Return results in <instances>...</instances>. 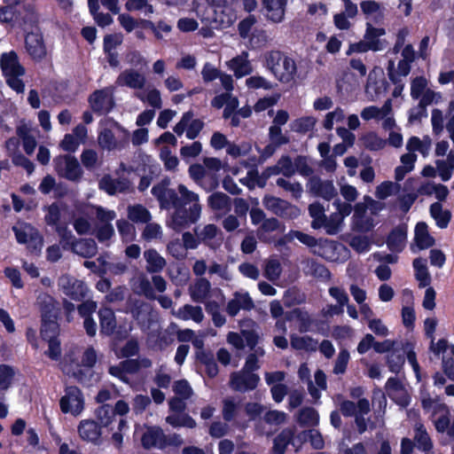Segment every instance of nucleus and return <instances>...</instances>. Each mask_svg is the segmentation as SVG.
<instances>
[{"label":"nucleus","mask_w":454,"mask_h":454,"mask_svg":"<svg viewBox=\"0 0 454 454\" xmlns=\"http://www.w3.org/2000/svg\"><path fill=\"white\" fill-rule=\"evenodd\" d=\"M165 421L174 428H194L197 426L196 421L186 412L170 413L165 418Z\"/></svg>","instance_id":"obj_33"},{"label":"nucleus","mask_w":454,"mask_h":454,"mask_svg":"<svg viewBox=\"0 0 454 454\" xmlns=\"http://www.w3.org/2000/svg\"><path fill=\"white\" fill-rule=\"evenodd\" d=\"M95 414L100 427H108L114 419V411L109 404L99 406Z\"/></svg>","instance_id":"obj_55"},{"label":"nucleus","mask_w":454,"mask_h":454,"mask_svg":"<svg viewBox=\"0 0 454 454\" xmlns=\"http://www.w3.org/2000/svg\"><path fill=\"white\" fill-rule=\"evenodd\" d=\"M415 242L419 249H426L434 244V239L427 231V225L424 222L418 223L415 227Z\"/></svg>","instance_id":"obj_38"},{"label":"nucleus","mask_w":454,"mask_h":454,"mask_svg":"<svg viewBox=\"0 0 454 454\" xmlns=\"http://www.w3.org/2000/svg\"><path fill=\"white\" fill-rule=\"evenodd\" d=\"M254 308V302L247 292H235L228 301L226 312L230 317H235L243 310H251Z\"/></svg>","instance_id":"obj_13"},{"label":"nucleus","mask_w":454,"mask_h":454,"mask_svg":"<svg viewBox=\"0 0 454 454\" xmlns=\"http://www.w3.org/2000/svg\"><path fill=\"white\" fill-rule=\"evenodd\" d=\"M287 0H262V12L268 21L278 24L284 21Z\"/></svg>","instance_id":"obj_9"},{"label":"nucleus","mask_w":454,"mask_h":454,"mask_svg":"<svg viewBox=\"0 0 454 454\" xmlns=\"http://www.w3.org/2000/svg\"><path fill=\"white\" fill-rule=\"evenodd\" d=\"M136 97L143 102H147L151 106L154 108H161L162 101L160 93L157 89H153L148 91L146 95L141 92L136 93Z\"/></svg>","instance_id":"obj_61"},{"label":"nucleus","mask_w":454,"mask_h":454,"mask_svg":"<svg viewBox=\"0 0 454 454\" xmlns=\"http://www.w3.org/2000/svg\"><path fill=\"white\" fill-rule=\"evenodd\" d=\"M129 312L134 319L139 323L144 319L145 316L151 310L148 303L141 300L129 301Z\"/></svg>","instance_id":"obj_52"},{"label":"nucleus","mask_w":454,"mask_h":454,"mask_svg":"<svg viewBox=\"0 0 454 454\" xmlns=\"http://www.w3.org/2000/svg\"><path fill=\"white\" fill-rule=\"evenodd\" d=\"M145 260V270L150 274L160 273L167 265L166 259L154 248H149L144 252Z\"/></svg>","instance_id":"obj_23"},{"label":"nucleus","mask_w":454,"mask_h":454,"mask_svg":"<svg viewBox=\"0 0 454 454\" xmlns=\"http://www.w3.org/2000/svg\"><path fill=\"white\" fill-rule=\"evenodd\" d=\"M58 286L67 296L74 301L82 300L88 293V287L83 281L68 274H64L59 278Z\"/></svg>","instance_id":"obj_6"},{"label":"nucleus","mask_w":454,"mask_h":454,"mask_svg":"<svg viewBox=\"0 0 454 454\" xmlns=\"http://www.w3.org/2000/svg\"><path fill=\"white\" fill-rule=\"evenodd\" d=\"M173 391L175 396L188 400L193 395V390L186 380H179L174 382Z\"/></svg>","instance_id":"obj_62"},{"label":"nucleus","mask_w":454,"mask_h":454,"mask_svg":"<svg viewBox=\"0 0 454 454\" xmlns=\"http://www.w3.org/2000/svg\"><path fill=\"white\" fill-rule=\"evenodd\" d=\"M207 205L213 211L229 212L231 208V199L222 192H215L208 196Z\"/></svg>","instance_id":"obj_31"},{"label":"nucleus","mask_w":454,"mask_h":454,"mask_svg":"<svg viewBox=\"0 0 454 454\" xmlns=\"http://www.w3.org/2000/svg\"><path fill=\"white\" fill-rule=\"evenodd\" d=\"M0 65L4 76H10L11 74L24 75L25 74V69L20 64L18 55L14 51L4 53L1 56Z\"/></svg>","instance_id":"obj_20"},{"label":"nucleus","mask_w":454,"mask_h":454,"mask_svg":"<svg viewBox=\"0 0 454 454\" xmlns=\"http://www.w3.org/2000/svg\"><path fill=\"white\" fill-rule=\"evenodd\" d=\"M282 268L280 262L277 259L267 261L264 269V277L271 282L278 280L281 275Z\"/></svg>","instance_id":"obj_60"},{"label":"nucleus","mask_w":454,"mask_h":454,"mask_svg":"<svg viewBox=\"0 0 454 454\" xmlns=\"http://www.w3.org/2000/svg\"><path fill=\"white\" fill-rule=\"evenodd\" d=\"M309 214L312 217L311 227L315 230L323 227L325 222V210L319 202H314L309 206Z\"/></svg>","instance_id":"obj_46"},{"label":"nucleus","mask_w":454,"mask_h":454,"mask_svg":"<svg viewBox=\"0 0 454 454\" xmlns=\"http://www.w3.org/2000/svg\"><path fill=\"white\" fill-rule=\"evenodd\" d=\"M291 347L296 350L316 351L317 349V341L309 336H299L292 334L290 336Z\"/></svg>","instance_id":"obj_40"},{"label":"nucleus","mask_w":454,"mask_h":454,"mask_svg":"<svg viewBox=\"0 0 454 454\" xmlns=\"http://www.w3.org/2000/svg\"><path fill=\"white\" fill-rule=\"evenodd\" d=\"M18 12L19 25L33 26L38 21V13L35 5L32 4H24L20 10H18Z\"/></svg>","instance_id":"obj_44"},{"label":"nucleus","mask_w":454,"mask_h":454,"mask_svg":"<svg viewBox=\"0 0 454 454\" xmlns=\"http://www.w3.org/2000/svg\"><path fill=\"white\" fill-rule=\"evenodd\" d=\"M414 440L417 443L418 448L423 450L424 451H428L433 447L428 434L427 433L424 426L420 423H417L415 425Z\"/></svg>","instance_id":"obj_49"},{"label":"nucleus","mask_w":454,"mask_h":454,"mask_svg":"<svg viewBox=\"0 0 454 454\" xmlns=\"http://www.w3.org/2000/svg\"><path fill=\"white\" fill-rule=\"evenodd\" d=\"M247 57V52L244 51L230 61V67L234 71L237 77L245 76L252 72V67Z\"/></svg>","instance_id":"obj_35"},{"label":"nucleus","mask_w":454,"mask_h":454,"mask_svg":"<svg viewBox=\"0 0 454 454\" xmlns=\"http://www.w3.org/2000/svg\"><path fill=\"white\" fill-rule=\"evenodd\" d=\"M409 347L410 343L407 342L405 345H403V352H400L397 349H393L392 352L387 356V364L392 372L398 373L402 369L405 362L404 353Z\"/></svg>","instance_id":"obj_42"},{"label":"nucleus","mask_w":454,"mask_h":454,"mask_svg":"<svg viewBox=\"0 0 454 454\" xmlns=\"http://www.w3.org/2000/svg\"><path fill=\"white\" fill-rule=\"evenodd\" d=\"M343 219L340 214L333 213L329 216H325V222L322 228L325 230L328 235H335L340 231Z\"/></svg>","instance_id":"obj_53"},{"label":"nucleus","mask_w":454,"mask_h":454,"mask_svg":"<svg viewBox=\"0 0 454 454\" xmlns=\"http://www.w3.org/2000/svg\"><path fill=\"white\" fill-rule=\"evenodd\" d=\"M262 204L268 210L281 217L285 216L287 211L296 210V208L287 201L271 195H265L262 200Z\"/></svg>","instance_id":"obj_24"},{"label":"nucleus","mask_w":454,"mask_h":454,"mask_svg":"<svg viewBox=\"0 0 454 454\" xmlns=\"http://www.w3.org/2000/svg\"><path fill=\"white\" fill-rule=\"evenodd\" d=\"M59 404L64 413L80 414L83 410V398L81 390L74 386L67 387L65 395L61 397Z\"/></svg>","instance_id":"obj_8"},{"label":"nucleus","mask_w":454,"mask_h":454,"mask_svg":"<svg viewBox=\"0 0 454 454\" xmlns=\"http://www.w3.org/2000/svg\"><path fill=\"white\" fill-rule=\"evenodd\" d=\"M98 142L102 149L112 151L114 149H120L121 144L117 142L112 130L105 129L102 130L98 137Z\"/></svg>","instance_id":"obj_48"},{"label":"nucleus","mask_w":454,"mask_h":454,"mask_svg":"<svg viewBox=\"0 0 454 454\" xmlns=\"http://www.w3.org/2000/svg\"><path fill=\"white\" fill-rule=\"evenodd\" d=\"M309 192L317 197L325 200H331L338 194L333 181L323 180L318 176H312L308 183Z\"/></svg>","instance_id":"obj_11"},{"label":"nucleus","mask_w":454,"mask_h":454,"mask_svg":"<svg viewBox=\"0 0 454 454\" xmlns=\"http://www.w3.org/2000/svg\"><path fill=\"white\" fill-rule=\"evenodd\" d=\"M55 231L59 237V244L64 249H70L73 243L76 240L72 231L67 224H59L55 227Z\"/></svg>","instance_id":"obj_54"},{"label":"nucleus","mask_w":454,"mask_h":454,"mask_svg":"<svg viewBox=\"0 0 454 454\" xmlns=\"http://www.w3.org/2000/svg\"><path fill=\"white\" fill-rule=\"evenodd\" d=\"M188 171L192 179L206 192H212L217 188L219 183L216 176L209 175L203 165L192 164Z\"/></svg>","instance_id":"obj_10"},{"label":"nucleus","mask_w":454,"mask_h":454,"mask_svg":"<svg viewBox=\"0 0 454 454\" xmlns=\"http://www.w3.org/2000/svg\"><path fill=\"white\" fill-rule=\"evenodd\" d=\"M26 49L28 54L35 60H40L46 55V49L43 37L37 33H28L25 38Z\"/></svg>","instance_id":"obj_19"},{"label":"nucleus","mask_w":454,"mask_h":454,"mask_svg":"<svg viewBox=\"0 0 454 454\" xmlns=\"http://www.w3.org/2000/svg\"><path fill=\"white\" fill-rule=\"evenodd\" d=\"M222 416L225 422L236 420L242 410V404L235 396H227L222 401Z\"/></svg>","instance_id":"obj_26"},{"label":"nucleus","mask_w":454,"mask_h":454,"mask_svg":"<svg viewBox=\"0 0 454 454\" xmlns=\"http://www.w3.org/2000/svg\"><path fill=\"white\" fill-rule=\"evenodd\" d=\"M36 305L38 306L41 317H57L59 308L58 301L47 293H39L36 298Z\"/></svg>","instance_id":"obj_16"},{"label":"nucleus","mask_w":454,"mask_h":454,"mask_svg":"<svg viewBox=\"0 0 454 454\" xmlns=\"http://www.w3.org/2000/svg\"><path fill=\"white\" fill-rule=\"evenodd\" d=\"M211 284L206 278H199L189 287L191 298L195 302H204L210 294Z\"/></svg>","instance_id":"obj_27"},{"label":"nucleus","mask_w":454,"mask_h":454,"mask_svg":"<svg viewBox=\"0 0 454 454\" xmlns=\"http://www.w3.org/2000/svg\"><path fill=\"white\" fill-rule=\"evenodd\" d=\"M385 34L386 31L384 28L374 27L372 23L367 22L364 39L366 41L369 48H371L372 51H380L384 50L387 45L386 40L380 39V36Z\"/></svg>","instance_id":"obj_17"},{"label":"nucleus","mask_w":454,"mask_h":454,"mask_svg":"<svg viewBox=\"0 0 454 454\" xmlns=\"http://www.w3.org/2000/svg\"><path fill=\"white\" fill-rule=\"evenodd\" d=\"M140 351L139 341L137 338L131 337L122 347L114 349L115 356L118 358H129L137 356Z\"/></svg>","instance_id":"obj_43"},{"label":"nucleus","mask_w":454,"mask_h":454,"mask_svg":"<svg viewBox=\"0 0 454 454\" xmlns=\"http://www.w3.org/2000/svg\"><path fill=\"white\" fill-rule=\"evenodd\" d=\"M70 250L82 258H92L98 253V245L93 239H76Z\"/></svg>","instance_id":"obj_25"},{"label":"nucleus","mask_w":454,"mask_h":454,"mask_svg":"<svg viewBox=\"0 0 454 454\" xmlns=\"http://www.w3.org/2000/svg\"><path fill=\"white\" fill-rule=\"evenodd\" d=\"M6 5L0 8V21L19 24V12L17 4L5 3Z\"/></svg>","instance_id":"obj_56"},{"label":"nucleus","mask_w":454,"mask_h":454,"mask_svg":"<svg viewBox=\"0 0 454 454\" xmlns=\"http://www.w3.org/2000/svg\"><path fill=\"white\" fill-rule=\"evenodd\" d=\"M259 381V375L242 369L231 373L229 386L236 392L246 393L254 390Z\"/></svg>","instance_id":"obj_7"},{"label":"nucleus","mask_w":454,"mask_h":454,"mask_svg":"<svg viewBox=\"0 0 454 454\" xmlns=\"http://www.w3.org/2000/svg\"><path fill=\"white\" fill-rule=\"evenodd\" d=\"M91 108L97 113H107L114 106L113 98L106 89L96 90L90 97Z\"/></svg>","instance_id":"obj_18"},{"label":"nucleus","mask_w":454,"mask_h":454,"mask_svg":"<svg viewBox=\"0 0 454 454\" xmlns=\"http://www.w3.org/2000/svg\"><path fill=\"white\" fill-rule=\"evenodd\" d=\"M101 333L111 335L116 328V318L112 309L103 308L98 311Z\"/></svg>","instance_id":"obj_32"},{"label":"nucleus","mask_w":454,"mask_h":454,"mask_svg":"<svg viewBox=\"0 0 454 454\" xmlns=\"http://www.w3.org/2000/svg\"><path fill=\"white\" fill-rule=\"evenodd\" d=\"M128 217L132 222L141 223H147L152 218L150 212L142 205L129 206Z\"/></svg>","instance_id":"obj_47"},{"label":"nucleus","mask_w":454,"mask_h":454,"mask_svg":"<svg viewBox=\"0 0 454 454\" xmlns=\"http://www.w3.org/2000/svg\"><path fill=\"white\" fill-rule=\"evenodd\" d=\"M276 184L284 191L290 192L294 199H299L303 192L302 186L298 182H291L283 177L277 179Z\"/></svg>","instance_id":"obj_59"},{"label":"nucleus","mask_w":454,"mask_h":454,"mask_svg":"<svg viewBox=\"0 0 454 454\" xmlns=\"http://www.w3.org/2000/svg\"><path fill=\"white\" fill-rule=\"evenodd\" d=\"M360 7L366 19H371L375 22L381 20L384 16V7L376 1H363Z\"/></svg>","instance_id":"obj_37"},{"label":"nucleus","mask_w":454,"mask_h":454,"mask_svg":"<svg viewBox=\"0 0 454 454\" xmlns=\"http://www.w3.org/2000/svg\"><path fill=\"white\" fill-rule=\"evenodd\" d=\"M131 183L127 178H113L110 175H105L98 182L100 190L108 195H115L130 190Z\"/></svg>","instance_id":"obj_14"},{"label":"nucleus","mask_w":454,"mask_h":454,"mask_svg":"<svg viewBox=\"0 0 454 454\" xmlns=\"http://www.w3.org/2000/svg\"><path fill=\"white\" fill-rule=\"evenodd\" d=\"M302 271L306 276L312 277L321 281H327L331 278L329 270L322 263L311 258L301 261Z\"/></svg>","instance_id":"obj_15"},{"label":"nucleus","mask_w":454,"mask_h":454,"mask_svg":"<svg viewBox=\"0 0 454 454\" xmlns=\"http://www.w3.org/2000/svg\"><path fill=\"white\" fill-rule=\"evenodd\" d=\"M407 239V226L400 224L389 233L387 239V246L392 252L400 253L405 247Z\"/></svg>","instance_id":"obj_21"},{"label":"nucleus","mask_w":454,"mask_h":454,"mask_svg":"<svg viewBox=\"0 0 454 454\" xmlns=\"http://www.w3.org/2000/svg\"><path fill=\"white\" fill-rule=\"evenodd\" d=\"M294 434V428H284L273 440L272 454H285L287 446L293 443Z\"/></svg>","instance_id":"obj_29"},{"label":"nucleus","mask_w":454,"mask_h":454,"mask_svg":"<svg viewBox=\"0 0 454 454\" xmlns=\"http://www.w3.org/2000/svg\"><path fill=\"white\" fill-rule=\"evenodd\" d=\"M317 123V119L312 116H305L294 120L291 124L293 131L300 134H305L312 130Z\"/></svg>","instance_id":"obj_51"},{"label":"nucleus","mask_w":454,"mask_h":454,"mask_svg":"<svg viewBox=\"0 0 454 454\" xmlns=\"http://www.w3.org/2000/svg\"><path fill=\"white\" fill-rule=\"evenodd\" d=\"M174 315L183 320L192 319L196 323L202 322L204 318V314L201 307L200 306H192L190 304H185L182 308H180L176 312H174Z\"/></svg>","instance_id":"obj_39"},{"label":"nucleus","mask_w":454,"mask_h":454,"mask_svg":"<svg viewBox=\"0 0 454 454\" xmlns=\"http://www.w3.org/2000/svg\"><path fill=\"white\" fill-rule=\"evenodd\" d=\"M81 161L87 169H93L101 164L97 152L92 149H86L82 152Z\"/></svg>","instance_id":"obj_64"},{"label":"nucleus","mask_w":454,"mask_h":454,"mask_svg":"<svg viewBox=\"0 0 454 454\" xmlns=\"http://www.w3.org/2000/svg\"><path fill=\"white\" fill-rule=\"evenodd\" d=\"M361 141L363 143V145L371 150V151H377L382 149L385 145L386 141L380 138L376 133L374 132H368L364 134L361 137Z\"/></svg>","instance_id":"obj_57"},{"label":"nucleus","mask_w":454,"mask_h":454,"mask_svg":"<svg viewBox=\"0 0 454 454\" xmlns=\"http://www.w3.org/2000/svg\"><path fill=\"white\" fill-rule=\"evenodd\" d=\"M58 333L57 317L42 318L41 336L43 340L56 339Z\"/></svg>","instance_id":"obj_50"},{"label":"nucleus","mask_w":454,"mask_h":454,"mask_svg":"<svg viewBox=\"0 0 454 454\" xmlns=\"http://www.w3.org/2000/svg\"><path fill=\"white\" fill-rule=\"evenodd\" d=\"M195 235L199 237L201 244L211 250L218 249L223 241V235L221 229L214 224L207 223L204 226H196L193 229Z\"/></svg>","instance_id":"obj_5"},{"label":"nucleus","mask_w":454,"mask_h":454,"mask_svg":"<svg viewBox=\"0 0 454 454\" xmlns=\"http://www.w3.org/2000/svg\"><path fill=\"white\" fill-rule=\"evenodd\" d=\"M296 422L302 427H313L319 422L318 412L312 407H303L295 415Z\"/></svg>","instance_id":"obj_30"},{"label":"nucleus","mask_w":454,"mask_h":454,"mask_svg":"<svg viewBox=\"0 0 454 454\" xmlns=\"http://www.w3.org/2000/svg\"><path fill=\"white\" fill-rule=\"evenodd\" d=\"M427 80L423 76L415 77L411 83V96L413 99H419L427 88Z\"/></svg>","instance_id":"obj_63"},{"label":"nucleus","mask_w":454,"mask_h":454,"mask_svg":"<svg viewBox=\"0 0 454 454\" xmlns=\"http://www.w3.org/2000/svg\"><path fill=\"white\" fill-rule=\"evenodd\" d=\"M116 226L124 242H131L135 239L136 229L129 221L124 219L118 220Z\"/></svg>","instance_id":"obj_58"},{"label":"nucleus","mask_w":454,"mask_h":454,"mask_svg":"<svg viewBox=\"0 0 454 454\" xmlns=\"http://www.w3.org/2000/svg\"><path fill=\"white\" fill-rule=\"evenodd\" d=\"M413 267L416 271L415 278L419 281V286L423 288L430 286L431 276L427 270V260L421 257L414 259Z\"/></svg>","instance_id":"obj_36"},{"label":"nucleus","mask_w":454,"mask_h":454,"mask_svg":"<svg viewBox=\"0 0 454 454\" xmlns=\"http://www.w3.org/2000/svg\"><path fill=\"white\" fill-rule=\"evenodd\" d=\"M115 83L119 87H128L132 90H142L146 83L144 74L134 68L123 70L116 78Z\"/></svg>","instance_id":"obj_12"},{"label":"nucleus","mask_w":454,"mask_h":454,"mask_svg":"<svg viewBox=\"0 0 454 454\" xmlns=\"http://www.w3.org/2000/svg\"><path fill=\"white\" fill-rule=\"evenodd\" d=\"M430 214L436 221L438 227L446 228L450 221L451 213L449 210H442V207L439 202H434L430 207Z\"/></svg>","instance_id":"obj_45"},{"label":"nucleus","mask_w":454,"mask_h":454,"mask_svg":"<svg viewBox=\"0 0 454 454\" xmlns=\"http://www.w3.org/2000/svg\"><path fill=\"white\" fill-rule=\"evenodd\" d=\"M121 363L128 374H137L140 370L150 368L153 365L152 360L145 356L129 357L122 360Z\"/></svg>","instance_id":"obj_34"},{"label":"nucleus","mask_w":454,"mask_h":454,"mask_svg":"<svg viewBox=\"0 0 454 454\" xmlns=\"http://www.w3.org/2000/svg\"><path fill=\"white\" fill-rule=\"evenodd\" d=\"M12 231L19 243L25 244L29 240H37L40 244L43 242V239L39 232L28 223H22L18 226H13Z\"/></svg>","instance_id":"obj_28"},{"label":"nucleus","mask_w":454,"mask_h":454,"mask_svg":"<svg viewBox=\"0 0 454 454\" xmlns=\"http://www.w3.org/2000/svg\"><path fill=\"white\" fill-rule=\"evenodd\" d=\"M169 179H163L152 188V193L161 209L174 208L168 226L175 231H181L200 220L202 206L199 195L184 184H180L177 190L169 188Z\"/></svg>","instance_id":"obj_1"},{"label":"nucleus","mask_w":454,"mask_h":454,"mask_svg":"<svg viewBox=\"0 0 454 454\" xmlns=\"http://www.w3.org/2000/svg\"><path fill=\"white\" fill-rule=\"evenodd\" d=\"M196 357L205 366L208 377L215 378L218 374V365L212 352L198 351Z\"/></svg>","instance_id":"obj_41"},{"label":"nucleus","mask_w":454,"mask_h":454,"mask_svg":"<svg viewBox=\"0 0 454 454\" xmlns=\"http://www.w3.org/2000/svg\"><path fill=\"white\" fill-rule=\"evenodd\" d=\"M55 168L58 174L72 182H79L83 171L74 156L63 155L54 159Z\"/></svg>","instance_id":"obj_4"},{"label":"nucleus","mask_w":454,"mask_h":454,"mask_svg":"<svg viewBox=\"0 0 454 454\" xmlns=\"http://www.w3.org/2000/svg\"><path fill=\"white\" fill-rule=\"evenodd\" d=\"M184 443V441L180 434H166L159 426H145L141 435V445L145 450H163L168 447L179 448Z\"/></svg>","instance_id":"obj_2"},{"label":"nucleus","mask_w":454,"mask_h":454,"mask_svg":"<svg viewBox=\"0 0 454 454\" xmlns=\"http://www.w3.org/2000/svg\"><path fill=\"white\" fill-rule=\"evenodd\" d=\"M265 66L281 82L288 83L294 81L297 67L295 61L279 51H270L264 56Z\"/></svg>","instance_id":"obj_3"},{"label":"nucleus","mask_w":454,"mask_h":454,"mask_svg":"<svg viewBox=\"0 0 454 454\" xmlns=\"http://www.w3.org/2000/svg\"><path fill=\"white\" fill-rule=\"evenodd\" d=\"M78 433L82 440L97 443L101 436V427L91 419L82 420L78 426Z\"/></svg>","instance_id":"obj_22"}]
</instances>
